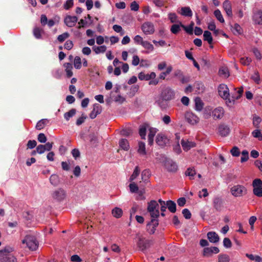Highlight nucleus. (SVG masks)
I'll return each mask as SVG.
<instances>
[{
	"label": "nucleus",
	"instance_id": "f257e3e1",
	"mask_svg": "<svg viewBox=\"0 0 262 262\" xmlns=\"http://www.w3.org/2000/svg\"><path fill=\"white\" fill-rule=\"evenodd\" d=\"M14 250V248L7 246L0 250V262H17L15 256L11 253Z\"/></svg>",
	"mask_w": 262,
	"mask_h": 262
},
{
	"label": "nucleus",
	"instance_id": "f03ea898",
	"mask_svg": "<svg viewBox=\"0 0 262 262\" xmlns=\"http://www.w3.org/2000/svg\"><path fill=\"white\" fill-rule=\"evenodd\" d=\"M159 204L155 200H152L148 203L147 211L149 213L151 219V222L155 226H158L157 219L159 216Z\"/></svg>",
	"mask_w": 262,
	"mask_h": 262
},
{
	"label": "nucleus",
	"instance_id": "7ed1b4c3",
	"mask_svg": "<svg viewBox=\"0 0 262 262\" xmlns=\"http://www.w3.org/2000/svg\"><path fill=\"white\" fill-rule=\"evenodd\" d=\"M225 114L224 109L221 106L215 108L212 110L210 107H206L204 114V117L206 119L209 118L212 116L214 120L222 119Z\"/></svg>",
	"mask_w": 262,
	"mask_h": 262
},
{
	"label": "nucleus",
	"instance_id": "20e7f679",
	"mask_svg": "<svg viewBox=\"0 0 262 262\" xmlns=\"http://www.w3.org/2000/svg\"><path fill=\"white\" fill-rule=\"evenodd\" d=\"M230 192L235 197H241L247 194V189L243 185H236L231 188Z\"/></svg>",
	"mask_w": 262,
	"mask_h": 262
},
{
	"label": "nucleus",
	"instance_id": "39448f33",
	"mask_svg": "<svg viewBox=\"0 0 262 262\" xmlns=\"http://www.w3.org/2000/svg\"><path fill=\"white\" fill-rule=\"evenodd\" d=\"M23 244H26L27 247L31 250H35L38 248V242L35 237L31 235H27L22 241Z\"/></svg>",
	"mask_w": 262,
	"mask_h": 262
},
{
	"label": "nucleus",
	"instance_id": "423d86ee",
	"mask_svg": "<svg viewBox=\"0 0 262 262\" xmlns=\"http://www.w3.org/2000/svg\"><path fill=\"white\" fill-rule=\"evenodd\" d=\"M136 244L139 250L144 251L150 247V241L141 235H137Z\"/></svg>",
	"mask_w": 262,
	"mask_h": 262
},
{
	"label": "nucleus",
	"instance_id": "0eeeda50",
	"mask_svg": "<svg viewBox=\"0 0 262 262\" xmlns=\"http://www.w3.org/2000/svg\"><path fill=\"white\" fill-rule=\"evenodd\" d=\"M218 92L219 95L229 103V99H231V96H230L228 86L225 84H220L218 88Z\"/></svg>",
	"mask_w": 262,
	"mask_h": 262
},
{
	"label": "nucleus",
	"instance_id": "6e6552de",
	"mask_svg": "<svg viewBox=\"0 0 262 262\" xmlns=\"http://www.w3.org/2000/svg\"><path fill=\"white\" fill-rule=\"evenodd\" d=\"M253 193L258 197L262 196V181L259 179H256L252 183Z\"/></svg>",
	"mask_w": 262,
	"mask_h": 262
},
{
	"label": "nucleus",
	"instance_id": "1a4fd4ad",
	"mask_svg": "<svg viewBox=\"0 0 262 262\" xmlns=\"http://www.w3.org/2000/svg\"><path fill=\"white\" fill-rule=\"evenodd\" d=\"M141 29L145 35H151L154 34L155 31L154 25L149 21L144 23L141 25Z\"/></svg>",
	"mask_w": 262,
	"mask_h": 262
},
{
	"label": "nucleus",
	"instance_id": "9d476101",
	"mask_svg": "<svg viewBox=\"0 0 262 262\" xmlns=\"http://www.w3.org/2000/svg\"><path fill=\"white\" fill-rule=\"evenodd\" d=\"M66 191L62 188H58L54 191L52 193L53 198L57 201H61L63 200L66 198Z\"/></svg>",
	"mask_w": 262,
	"mask_h": 262
},
{
	"label": "nucleus",
	"instance_id": "9b49d317",
	"mask_svg": "<svg viewBox=\"0 0 262 262\" xmlns=\"http://www.w3.org/2000/svg\"><path fill=\"white\" fill-rule=\"evenodd\" d=\"M185 117L187 122L191 125L197 124L200 120L199 118L192 112H187Z\"/></svg>",
	"mask_w": 262,
	"mask_h": 262
},
{
	"label": "nucleus",
	"instance_id": "f8f14e48",
	"mask_svg": "<svg viewBox=\"0 0 262 262\" xmlns=\"http://www.w3.org/2000/svg\"><path fill=\"white\" fill-rule=\"evenodd\" d=\"M220 252L219 249L216 247H206L203 249V255L205 257H211L213 254Z\"/></svg>",
	"mask_w": 262,
	"mask_h": 262
},
{
	"label": "nucleus",
	"instance_id": "ddd939ff",
	"mask_svg": "<svg viewBox=\"0 0 262 262\" xmlns=\"http://www.w3.org/2000/svg\"><path fill=\"white\" fill-rule=\"evenodd\" d=\"M163 98L165 100H170L174 98V92L171 89L167 88L162 93Z\"/></svg>",
	"mask_w": 262,
	"mask_h": 262
},
{
	"label": "nucleus",
	"instance_id": "4468645a",
	"mask_svg": "<svg viewBox=\"0 0 262 262\" xmlns=\"http://www.w3.org/2000/svg\"><path fill=\"white\" fill-rule=\"evenodd\" d=\"M78 20V18L76 16L67 15L65 17L64 22L65 24L69 27H73L75 25Z\"/></svg>",
	"mask_w": 262,
	"mask_h": 262
},
{
	"label": "nucleus",
	"instance_id": "2eb2a0df",
	"mask_svg": "<svg viewBox=\"0 0 262 262\" xmlns=\"http://www.w3.org/2000/svg\"><path fill=\"white\" fill-rule=\"evenodd\" d=\"M178 13L182 16L185 17H191L192 16V11L189 7H182L178 10Z\"/></svg>",
	"mask_w": 262,
	"mask_h": 262
},
{
	"label": "nucleus",
	"instance_id": "dca6fc26",
	"mask_svg": "<svg viewBox=\"0 0 262 262\" xmlns=\"http://www.w3.org/2000/svg\"><path fill=\"white\" fill-rule=\"evenodd\" d=\"M252 19L255 24L262 25V11H255L253 13Z\"/></svg>",
	"mask_w": 262,
	"mask_h": 262
},
{
	"label": "nucleus",
	"instance_id": "f3484780",
	"mask_svg": "<svg viewBox=\"0 0 262 262\" xmlns=\"http://www.w3.org/2000/svg\"><path fill=\"white\" fill-rule=\"evenodd\" d=\"M169 142L168 138L163 134H158L156 137L157 143L161 146L166 145Z\"/></svg>",
	"mask_w": 262,
	"mask_h": 262
},
{
	"label": "nucleus",
	"instance_id": "a211bd4d",
	"mask_svg": "<svg viewBox=\"0 0 262 262\" xmlns=\"http://www.w3.org/2000/svg\"><path fill=\"white\" fill-rule=\"evenodd\" d=\"M156 74L155 72H152L150 74H146L144 72H140L138 74V78L141 80H149L151 79H155Z\"/></svg>",
	"mask_w": 262,
	"mask_h": 262
},
{
	"label": "nucleus",
	"instance_id": "6ab92c4d",
	"mask_svg": "<svg viewBox=\"0 0 262 262\" xmlns=\"http://www.w3.org/2000/svg\"><path fill=\"white\" fill-rule=\"evenodd\" d=\"M165 168L170 172H176L178 169L177 164L171 160H167L165 163Z\"/></svg>",
	"mask_w": 262,
	"mask_h": 262
},
{
	"label": "nucleus",
	"instance_id": "aec40b11",
	"mask_svg": "<svg viewBox=\"0 0 262 262\" xmlns=\"http://www.w3.org/2000/svg\"><path fill=\"white\" fill-rule=\"evenodd\" d=\"M218 130L220 135L223 137L227 136L230 133V128L229 126L224 124L220 125Z\"/></svg>",
	"mask_w": 262,
	"mask_h": 262
},
{
	"label": "nucleus",
	"instance_id": "412c9836",
	"mask_svg": "<svg viewBox=\"0 0 262 262\" xmlns=\"http://www.w3.org/2000/svg\"><path fill=\"white\" fill-rule=\"evenodd\" d=\"M243 92V89L241 88L239 89L237 91L235 92L234 94H232L231 96V99H229V103L231 104H234L236 100H237L241 98Z\"/></svg>",
	"mask_w": 262,
	"mask_h": 262
},
{
	"label": "nucleus",
	"instance_id": "4be33fe9",
	"mask_svg": "<svg viewBox=\"0 0 262 262\" xmlns=\"http://www.w3.org/2000/svg\"><path fill=\"white\" fill-rule=\"evenodd\" d=\"M101 112V106L98 104H95L93 105V111L90 114V117L91 119L95 118L98 114Z\"/></svg>",
	"mask_w": 262,
	"mask_h": 262
},
{
	"label": "nucleus",
	"instance_id": "5701e85b",
	"mask_svg": "<svg viewBox=\"0 0 262 262\" xmlns=\"http://www.w3.org/2000/svg\"><path fill=\"white\" fill-rule=\"evenodd\" d=\"M181 145L183 149L185 151H188L195 146V144L194 142L184 140L181 141Z\"/></svg>",
	"mask_w": 262,
	"mask_h": 262
},
{
	"label": "nucleus",
	"instance_id": "b1692460",
	"mask_svg": "<svg viewBox=\"0 0 262 262\" xmlns=\"http://www.w3.org/2000/svg\"><path fill=\"white\" fill-rule=\"evenodd\" d=\"M207 236L209 242L212 243H216L220 240L219 235L215 232H209Z\"/></svg>",
	"mask_w": 262,
	"mask_h": 262
},
{
	"label": "nucleus",
	"instance_id": "393cba45",
	"mask_svg": "<svg viewBox=\"0 0 262 262\" xmlns=\"http://www.w3.org/2000/svg\"><path fill=\"white\" fill-rule=\"evenodd\" d=\"M223 8L228 16H232L231 5L229 1H225L223 3Z\"/></svg>",
	"mask_w": 262,
	"mask_h": 262
},
{
	"label": "nucleus",
	"instance_id": "a878e982",
	"mask_svg": "<svg viewBox=\"0 0 262 262\" xmlns=\"http://www.w3.org/2000/svg\"><path fill=\"white\" fill-rule=\"evenodd\" d=\"M149 134L148 135V142L150 145H151L154 142V138L157 132V129L156 128L149 127Z\"/></svg>",
	"mask_w": 262,
	"mask_h": 262
},
{
	"label": "nucleus",
	"instance_id": "bb28decb",
	"mask_svg": "<svg viewBox=\"0 0 262 262\" xmlns=\"http://www.w3.org/2000/svg\"><path fill=\"white\" fill-rule=\"evenodd\" d=\"M50 182L52 185L58 186L60 183L59 177L56 174H52L50 178Z\"/></svg>",
	"mask_w": 262,
	"mask_h": 262
},
{
	"label": "nucleus",
	"instance_id": "cd10ccee",
	"mask_svg": "<svg viewBox=\"0 0 262 262\" xmlns=\"http://www.w3.org/2000/svg\"><path fill=\"white\" fill-rule=\"evenodd\" d=\"M119 145L120 147L124 150L127 151L129 149V143L126 139H121L119 142Z\"/></svg>",
	"mask_w": 262,
	"mask_h": 262
},
{
	"label": "nucleus",
	"instance_id": "c85d7f7f",
	"mask_svg": "<svg viewBox=\"0 0 262 262\" xmlns=\"http://www.w3.org/2000/svg\"><path fill=\"white\" fill-rule=\"evenodd\" d=\"M195 108L198 111H201L203 107V102L199 97H196L194 99Z\"/></svg>",
	"mask_w": 262,
	"mask_h": 262
},
{
	"label": "nucleus",
	"instance_id": "c756f323",
	"mask_svg": "<svg viewBox=\"0 0 262 262\" xmlns=\"http://www.w3.org/2000/svg\"><path fill=\"white\" fill-rule=\"evenodd\" d=\"M64 67L65 68V71L67 76L68 77H71L73 75V67L72 64L70 63H66L64 64Z\"/></svg>",
	"mask_w": 262,
	"mask_h": 262
},
{
	"label": "nucleus",
	"instance_id": "7c9ffc66",
	"mask_svg": "<svg viewBox=\"0 0 262 262\" xmlns=\"http://www.w3.org/2000/svg\"><path fill=\"white\" fill-rule=\"evenodd\" d=\"M166 205L171 212L174 213L176 211V204L173 201H168L166 202Z\"/></svg>",
	"mask_w": 262,
	"mask_h": 262
},
{
	"label": "nucleus",
	"instance_id": "2f4dec72",
	"mask_svg": "<svg viewBox=\"0 0 262 262\" xmlns=\"http://www.w3.org/2000/svg\"><path fill=\"white\" fill-rule=\"evenodd\" d=\"M112 213L114 217L120 218L123 214L122 210L119 207H115L112 210Z\"/></svg>",
	"mask_w": 262,
	"mask_h": 262
},
{
	"label": "nucleus",
	"instance_id": "473e14b6",
	"mask_svg": "<svg viewBox=\"0 0 262 262\" xmlns=\"http://www.w3.org/2000/svg\"><path fill=\"white\" fill-rule=\"evenodd\" d=\"M138 152L141 155H145L146 154L145 144L144 142H139Z\"/></svg>",
	"mask_w": 262,
	"mask_h": 262
},
{
	"label": "nucleus",
	"instance_id": "72a5a7b5",
	"mask_svg": "<svg viewBox=\"0 0 262 262\" xmlns=\"http://www.w3.org/2000/svg\"><path fill=\"white\" fill-rule=\"evenodd\" d=\"M48 122L49 121L47 119H41L37 123L36 128L40 130L43 128Z\"/></svg>",
	"mask_w": 262,
	"mask_h": 262
},
{
	"label": "nucleus",
	"instance_id": "f704fd0d",
	"mask_svg": "<svg viewBox=\"0 0 262 262\" xmlns=\"http://www.w3.org/2000/svg\"><path fill=\"white\" fill-rule=\"evenodd\" d=\"M93 50L96 54H99L104 53L106 50V47L104 45L98 47L95 46L93 47Z\"/></svg>",
	"mask_w": 262,
	"mask_h": 262
},
{
	"label": "nucleus",
	"instance_id": "c9c22d12",
	"mask_svg": "<svg viewBox=\"0 0 262 262\" xmlns=\"http://www.w3.org/2000/svg\"><path fill=\"white\" fill-rule=\"evenodd\" d=\"M204 40L207 41L209 44L212 43V37L211 33L208 31H205L203 34Z\"/></svg>",
	"mask_w": 262,
	"mask_h": 262
},
{
	"label": "nucleus",
	"instance_id": "e433bc0d",
	"mask_svg": "<svg viewBox=\"0 0 262 262\" xmlns=\"http://www.w3.org/2000/svg\"><path fill=\"white\" fill-rule=\"evenodd\" d=\"M219 75L224 77L227 78L229 76V72L228 69L226 67H222L220 68L219 71Z\"/></svg>",
	"mask_w": 262,
	"mask_h": 262
},
{
	"label": "nucleus",
	"instance_id": "4c0bfd02",
	"mask_svg": "<svg viewBox=\"0 0 262 262\" xmlns=\"http://www.w3.org/2000/svg\"><path fill=\"white\" fill-rule=\"evenodd\" d=\"M246 257L249 258L251 260L255 261V262H261L262 258L258 255H255L252 254H246Z\"/></svg>",
	"mask_w": 262,
	"mask_h": 262
},
{
	"label": "nucleus",
	"instance_id": "58836bf2",
	"mask_svg": "<svg viewBox=\"0 0 262 262\" xmlns=\"http://www.w3.org/2000/svg\"><path fill=\"white\" fill-rule=\"evenodd\" d=\"M214 15L216 18V19L221 23H224L225 22L223 16L221 13V12L220 10L217 9L214 11Z\"/></svg>",
	"mask_w": 262,
	"mask_h": 262
},
{
	"label": "nucleus",
	"instance_id": "ea45409f",
	"mask_svg": "<svg viewBox=\"0 0 262 262\" xmlns=\"http://www.w3.org/2000/svg\"><path fill=\"white\" fill-rule=\"evenodd\" d=\"M195 174L196 172L193 168H188L185 172L186 176L189 177V179L190 180L193 179V177Z\"/></svg>",
	"mask_w": 262,
	"mask_h": 262
},
{
	"label": "nucleus",
	"instance_id": "a19ab883",
	"mask_svg": "<svg viewBox=\"0 0 262 262\" xmlns=\"http://www.w3.org/2000/svg\"><path fill=\"white\" fill-rule=\"evenodd\" d=\"M140 172V170L139 167L138 166H136L129 178V181L132 182L134 181L139 175Z\"/></svg>",
	"mask_w": 262,
	"mask_h": 262
},
{
	"label": "nucleus",
	"instance_id": "79ce46f5",
	"mask_svg": "<svg viewBox=\"0 0 262 262\" xmlns=\"http://www.w3.org/2000/svg\"><path fill=\"white\" fill-rule=\"evenodd\" d=\"M142 46L145 49L148 50L149 52H152L154 50L153 45L148 41L145 40L144 42H143Z\"/></svg>",
	"mask_w": 262,
	"mask_h": 262
},
{
	"label": "nucleus",
	"instance_id": "37998d69",
	"mask_svg": "<svg viewBox=\"0 0 262 262\" xmlns=\"http://www.w3.org/2000/svg\"><path fill=\"white\" fill-rule=\"evenodd\" d=\"M229 256L225 254H220L218 256V262H229Z\"/></svg>",
	"mask_w": 262,
	"mask_h": 262
},
{
	"label": "nucleus",
	"instance_id": "c03bdc74",
	"mask_svg": "<svg viewBox=\"0 0 262 262\" xmlns=\"http://www.w3.org/2000/svg\"><path fill=\"white\" fill-rule=\"evenodd\" d=\"M181 23H180V24H174L170 28L171 32L174 34H177L179 31L181 30Z\"/></svg>",
	"mask_w": 262,
	"mask_h": 262
},
{
	"label": "nucleus",
	"instance_id": "a18cd8bd",
	"mask_svg": "<svg viewBox=\"0 0 262 262\" xmlns=\"http://www.w3.org/2000/svg\"><path fill=\"white\" fill-rule=\"evenodd\" d=\"M261 119L260 117H259V116H258L256 115H253L252 123H253V125L255 127L258 128L259 124L261 122Z\"/></svg>",
	"mask_w": 262,
	"mask_h": 262
},
{
	"label": "nucleus",
	"instance_id": "49530a36",
	"mask_svg": "<svg viewBox=\"0 0 262 262\" xmlns=\"http://www.w3.org/2000/svg\"><path fill=\"white\" fill-rule=\"evenodd\" d=\"M42 32H43L42 29H41L39 28H38V27H35L33 29V34H34V36L37 39L41 38V34Z\"/></svg>",
	"mask_w": 262,
	"mask_h": 262
},
{
	"label": "nucleus",
	"instance_id": "de8ad7c7",
	"mask_svg": "<svg viewBox=\"0 0 262 262\" xmlns=\"http://www.w3.org/2000/svg\"><path fill=\"white\" fill-rule=\"evenodd\" d=\"M75 114L76 110L75 109H72L64 114V117L67 120H69L71 117L74 116Z\"/></svg>",
	"mask_w": 262,
	"mask_h": 262
},
{
	"label": "nucleus",
	"instance_id": "09e8293b",
	"mask_svg": "<svg viewBox=\"0 0 262 262\" xmlns=\"http://www.w3.org/2000/svg\"><path fill=\"white\" fill-rule=\"evenodd\" d=\"M74 65L76 69H80L81 67V60L79 56H76L74 61Z\"/></svg>",
	"mask_w": 262,
	"mask_h": 262
},
{
	"label": "nucleus",
	"instance_id": "8fccbe9b",
	"mask_svg": "<svg viewBox=\"0 0 262 262\" xmlns=\"http://www.w3.org/2000/svg\"><path fill=\"white\" fill-rule=\"evenodd\" d=\"M251 61V58L248 57H243L240 58V62L244 66L249 65Z\"/></svg>",
	"mask_w": 262,
	"mask_h": 262
},
{
	"label": "nucleus",
	"instance_id": "3c124183",
	"mask_svg": "<svg viewBox=\"0 0 262 262\" xmlns=\"http://www.w3.org/2000/svg\"><path fill=\"white\" fill-rule=\"evenodd\" d=\"M253 137L258 138L259 140H262V134L259 129H255L252 132Z\"/></svg>",
	"mask_w": 262,
	"mask_h": 262
},
{
	"label": "nucleus",
	"instance_id": "603ef678",
	"mask_svg": "<svg viewBox=\"0 0 262 262\" xmlns=\"http://www.w3.org/2000/svg\"><path fill=\"white\" fill-rule=\"evenodd\" d=\"M232 31L234 34H240L242 33V28L239 25L235 24L232 28Z\"/></svg>",
	"mask_w": 262,
	"mask_h": 262
},
{
	"label": "nucleus",
	"instance_id": "864d4df0",
	"mask_svg": "<svg viewBox=\"0 0 262 262\" xmlns=\"http://www.w3.org/2000/svg\"><path fill=\"white\" fill-rule=\"evenodd\" d=\"M129 187L132 193H137L139 190L137 185L134 182L131 183L129 185Z\"/></svg>",
	"mask_w": 262,
	"mask_h": 262
},
{
	"label": "nucleus",
	"instance_id": "5fc2aeb1",
	"mask_svg": "<svg viewBox=\"0 0 262 262\" xmlns=\"http://www.w3.org/2000/svg\"><path fill=\"white\" fill-rule=\"evenodd\" d=\"M249 159V153L246 150H244L242 152V157L241 158V162H245Z\"/></svg>",
	"mask_w": 262,
	"mask_h": 262
},
{
	"label": "nucleus",
	"instance_id": "6e6d98bb",
	"mask_svg": "<svg viewBox=\"0 0 262 262\" xmlns=\"http://www.w3.org/2000/svg\"><path fill=\"white\" fill-rule=\"evenodd\" d=\"M70 36V34L68 32H64L63 34L59 35L57 39L58 40L62 42L64 41L66 39H67Z\"/></svg>",
	"mask_w": 262,
	"mask_h": 262
},
{
	"label": "nucleus",
	"instance_id": "4d7b16f0",
	"mask_svg": "<svg viewBox=\"0 0 262 262\" xmlns=\"http://www.w3.org/2000/svg\"><path fill=\"white\" fill-rule=\"evenodd\" d=\"M134 40L136 43L141 45V46H142L143 42H144L145 41L143 40V38L139 35H137L134 37Z\"/></svg>",
	"mask_w": 262,
	"mask_h": 262
},
{
	"label": "nucleus",
	"instance_id": "13d9d810",
	"mask_svg": "<svg viewBox=\"0 0 262 262\" xmlns=\"http://www.w3.org/2000/svg\"><path fill=\"white\" fill-rule=\"evenodd\" d=\"M113 29L115 32H116L117 33H120V34L121 35H123L124 33V32L122 29V28L121 27V26H119L118 25H114L113 26Z\"/></svg>",
	"mask_w": 262,
	"mask_h": 262
},
{
	"label": "nucleus",
	"instance_id": "bf43d9fd",
	"mask_svg": "<svg viewBox=\"0 0 262 262\" xmlns=\"http://www.w3.org/2000/svg\"><path fill=\"white\" fill-rule=\"evenodd\" d=\"M146 126H142L140 127L139 129V134L142 139L145 138L146 136Z\"/></svg>",
	"mask_w": 262,
	"mask_h": 262
},
{
	"label": "nucleus",
	"instance_id": "052dcab7",
	"mask_svg": "<svg viewBox=\"0 0 262 262\" xmlns=\"http://www.w3.org/2000/svg\"><path fill=\"white\" fill-rule=\"evenodd\" d=\"M168 18L172 23L178 21V16L174 13H170L168 14Z\"/></svg>",
	"mask_w": 262,
	"mask_h": 262
},
{
	"label": "nucleus",
	"instance_id": "680f3d73",
	"mask_svg": "<svg viewBox=\"0 0 262 262\" xmlns=\"http://www.w3.org/2000/svg\"><path fill=\"white\" fill-rule=\"evenodd\" d=\"M38 141L42 143H46L47 141V137H46L45 135L43 133H40L38 135L37 137Z\"/></svg>",
	"mask_w": 262,
	"mask_h": 262
},
{
	"label": "nucleus",
	"instance_id": "e2e57ef3",
	"mask_svg": "<svg viewBox=\"0 0 262 262\" xmlns=\"http://www.w3.org/2000/svg\"><path fill=\"white\" fill-rule=\"evenodd\" d=\"M223 245L226 248L231 247L232 243L230 239L228 238H225L223 240Z\"/></svg>",
	"mask_w": 262,
	"mask_h": 262
},
{
	"label": "nucleus",
	"instance_id": "0e129e2a",
	"mask_svg": "<svg viewBox=\"0 0 262 262\" xmlns=\"http://www.w3.org/2000/svg\"><path fill=\"white\" fill-rule=\"evenodd\" d=\"M73 6V0H67L63 5L65 9L68 10Z\"/></svg>",
	"mask_w": 262,
	"mask_h": 262
},
{
	"label": "nucleus",
	"instance_id": "69168bd1",
	"mask_svg": "<svg viewBox=\"0 0 262 262\" xmlns=\"http://www.w3.org/2000/svg\"><path fill=\"white\" fill-rule=\"evenodd\" d=\"M140 61L138 56L135 55L133 57L132 63L133 66H137L140 63Z\"/></svg>",
	"mask_w": 262,
	"mask_h": 262
},
{
	"label": "nucleus",
	"instance_id": "338daca9",
	"mask_svg": "<svg viewBox=\"0 0 262 262\" xmlns=\"http://www.w3.org/2000/svg\"><path fill=\"white\" fill-rule=\"evenodd\" d=\"M230 152L231 155L234 157H238L240 154L239 149L236 146L233 147Z\"/></svg>",
	"mask_w": 262,
	"mask_h": 262
},
{
	"label": "nucleus",
	"instance_id": "774afa93",
	"mask_svg": "<svg viewBox=\"0 0 262 262\" xmlns=\"http://www.w3.org/2000/svg\"><path fill=\"white\" fill-rule=\"evenodd\" d=\"M251 78L256 83L258 84L260 82V77L257 72H255L251 76Z\"/></svg>",
	"mask_w": 262,
	"mask_h": 262
}]
</instances>
